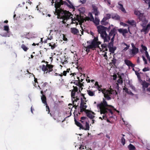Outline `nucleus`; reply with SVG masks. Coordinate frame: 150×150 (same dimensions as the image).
I'll list each match as a JSON object with an SVG mask.
<instances>
[{
	"instance_id": "0eeeda50",
	"label": "nucleus",
	"mask_w": 150,
	"mask_h": 150,
	"mask_svg": "<svg viewBox=\"0 0 150 150\" xmlns=\"http://www.w3.org/2000/svg\"><path fill=\"white\" fill-rule=\"evenodd\" d=\"M81 102L80 103V112H83V111H84L85 112V110H87L86 109V108H87V106L86 105H85L86 104V103L84 102L83 100V99L82 98H81Z\"/></svg>"
},
{
	"instance_id": "4c0bfd02",
	"label": "nucleus",
	"mask_w": 150,
	"mask_h": 150,
	"mask_svg": "<svg viewBox=\"0 0 150 150\" xmlns=\"http://www.w3.org/2000/svg\"><path fill=\"white\" fill-rule=\"evenodd\" d=\"M88 95L90 96H93L94 95V93L93 92L91 91L90 90L87 91Z\"/></svg>"
},
{
	"instance_id": "473e14b6",
	"label": "nucleus",
	"mask_w": 150,
	"mask_h": 150,
	"mask_svg": "<svg viewBox=\"0 0 150 150\" xmlns=\"http://www.w3.org/2000/svg\"><path fill=\"white\" fill-rule=\"evenodd\" d=\"M116 47H112L109 48V51L111 53H114V51L116 50Z\"/></svg>"
},
{
	"instance_id": "3c124183",
	"label": "nucleus",
	"mask_w": 150,
	"mask_h": 150,
	"mask_svg": "<svg viewBox=\"0 0 150 150\" xmlns=\"http://www.w3.org/2000/svg\"><path fill=\"white\" fill-rule=\"evenodd\" d=\"M46 105V111L48 112V113H49L50 112V110L49 107L47 105V104L45 105Z\"/></svg>"
},
{
	"instance_id": "f704fd0d",
	"label": "nucleus",
	"mask_w": 150,
	"mask_h": 150,
	"mask_svg": "<svg viewBox=\"0 0 150 150\" xmlns=\"http://www.w3.org/2000/svg\"><path fill=\"white\" fill-rule=\"evenodd\" d=\"M130 67V66H129ZM132 68V70L134 71L135 73H138V72L140 71V69L139 68H137L135 67V66H131Z\"/></svg>"
},
{
	"instance_id": "4be33fe9",
	"label": "nucleus",
	"mask_w": 150,
	"mask_h": 150,
	"mask_svg": "<svg viewBox=\"0 0 150 150\" xmlns=\"http://www.w3.org/2000/svg\"><path fill=\"white\" fill-rule=\"evenodd\" d=\"M140 21H142V23L141 25L142 27L145 26L148 23V21L145 18H143Z\"/></svg>"
},
{
	"instance_id": "79ce46f5",
	"label": "nucleus",
	"mask_w": 150,
	"mask_h": 150,
	"mask_svg": "<svg viewBox=\"0 0 150 150\" xmlns=\"http://www.w3.org/2000/svg\"><path fill=\"white\" fill-rule=\"evenodd\" d=\"M9 30V27L8 26L5 25L4 26V30L6 31L7 33H8Z\"/></svg>"
},
{
	"instance_id": "5fc2aeb1",
	"label": "nucleus",
	"mask_w": 150,
	"mask_h": 150,
	"mask_svg": "<svg viewBox=\"0 0 150 150\" xmlns=\"http://www.w3.org/2000/svg\"><path fill=\"white\" fill-rule=\"evenodd\" d=\"M135 74L137 75L139 80L140 79H141V77H140V75L139 73H135Z\"/></svg>"
},
{
	"instance_id": "9d476101",
	"label": "nucleus",
	"mask_w": 150,
	"mask_h": 150,
	"mask_svg": "<svg viewBox=\"0 0 150 150\" xmlns=\"http://www.w3.org/2000/svg\"><path fill=\"white\" fill-rule=\"evenodd\" d=\"M143 28L141 30V32H145V34L147 33L149 29H150V24H148L146 26L143 27Z\"/></svg>"
},
{
	"instance_id": "bf43d9fd",
	"label": "nucleus",
	"mask_w": 150,
	"mask_h": 150,
	"mask_svg": "<svg viewBox=\"0 0 150 150\" xmlns=\"http://www.w3.org/2000/svg\"><path fill=\"white\" fill-rule=\"evenodd\" d=\"M95 20L96 22V23L97 24H99V20L97 18H95Z\"/></svg>"
},
{
	"instance_id": "6ab92c4d",
	"label": "nucleus",
	"mask_w": 150,
	"mask_h": 150,
	"mask_svg": "<svg viewBox=\"0 0 150 150\" xmlns=\"http://www.w3.org/2000/svg\"><path fill=\"white\" fill-rule=\"evenodd\" d=\"M111 17L112 19L116 20H119L120 18V16L116 14H112Z\"/></svg>"
},
{
	"instance_id": "13d9d810",
	"label": "nucleus",
	"mask_w": 150,
	"mask_h": 150,
	"mask_svg": "<svg viewBox=\"0 0 150 150\" xmlns=\"http://www.w3.org/2000/svg\"><path fill=\"white\" fill-rule=\"evenodd\" d=\"M140 12L138 11H135L134 12V13L136 15H138V16L140 14Z\"/></svg>"
},
{
	"instance_id": "a18cd8bd",
	"label": "nucleus",
	"mask_w": 150,
	"mask_h": 150,
	"mask_svg": "<svg viewBox=\"0 0 150 150\" xmlns=\"http://www.w3.org/2000/svg\"><path fill=\"white\" fill-rule=\"evenodd\" d=\"M42 62L45 63V64H46L45 65V64H42V66H53L52 65H50V64H48V62H46V61H45L44 60H43L42 61Z\"/></svg>"
},
{
	"instance_id": "9b49d317",
	"label": "nucleus",
	"mask_w": 150,
	"mask_h": 150,
	"mask_svg": "<svg viewBox=\"0 0 150 150\" xmlns=\"http://www.w3.org/2000/svg\"><path fill=\"white\" fill-rule=\"evenodd\" d=\"M85 112L87 116L91 119H92L94 117V116L91 113V111L89 110H86Z\"/></svg>"
},
{
	"instance_id": "aec40b11",
	"label": "nucleus",
	"mask_w": 150,
	"mask_h": 150,
	"mask_svg": "<svg viewBox=\"0 0 150 150\" xmlns=\"http://www.w3.org/2000/svg\"><path fill=\"white\" fill-rule=\"evenodd\" d=\"M49 44V46L51 47V49L52 50H53L57 46V45L56 44V43L53 42H50Z\"/></svg>"
},
{
	"instance_id": "bb28decb",
	"label": "nucleus",
	"mask_w": 150,
	"mask_h": 150,
	"mask_svg": "<svg viewBox=\"0 0 150 150\" xmlns=\"http://www.w3.org/2000/svg\"><path fill=\"white\" fill-rule=\"evenodd\" d=\"M124 62L125 64L127 66H135L131 61L128 59H125Z\"/></svg>"
},
{
	"instance_id": "6e6552de",
	"label": "nucleus",
	"mask_w": 150,
	"mask_h": 150,
	"mask_svg": "<svg viewBox=\"0 0 150 150\" xmlns=\"http://www.w3.org/2000/svg\"><path fill=\"white\" fill-rule=\"evenodd\" d=\"M53 66H42V69L43 71L46 72L47 73L48 72L51 71H52V68Z\"/></svg>"
},
{
	"instance_id": "6e6d98bb",
	"label": "nucleus",
	"mask_w": 150,
	"mask_h": 150,
	"mask_svg": "<svg viewBox=\"0 0 150 150\" xmlns=\"http://www.w3.org/2000/svg\"><path fill=\"white\" fill-rule=\"evenodd\" d=\"M142 57L143 60L145 64H147V60L143 56H142Z\"/></svg>"
},
{
	"instance_id": "0e129e2a",
	"label": "nucleus",
	"mask_w": 150,
	"mask_h": 150,
	"mask_svg": "<svg viewBox=\"0 0 150 150\" xmlns=\"http://www.w3.org/2000/svg\"><path fill=\"white\" fill-rule=\"evenodd\" d=\"M125 143V139L122 137V145H124Z\"/></svg>"
},
{
	"instance_id": "09e8293b",
	"label": "nucleus",
	"mask_w": 150,
	"mask_h": 150,
	"mask_svg": "<svg viewBox=\"0 0 150 150\" xmlns=\"http://www.w3.org/2000/svg\"><path fill=\"white\" fill-rule=\"evenodd\" d=\"M118 5L120 6L118 7L119 9L122 11V4L121 3V1L118 3Z\"/></svg>"
},
{
	"instance_id": "20e7f679",
	"label": "nucleus",
	"mask_w": 150,
	"mask_h": 150,
	"mask_svg": "<svg viewBox=\"0 0 150 150\" xmlns=\"http://www.w3.org/2000/svg\"><path fill=\"white\" fill-rule=\"evenodd\" d=\"M102 86L101 85L97 87L99 91H100L104 94V97L105 99L109 100L111 99V98L110 97L111 95L114 94V93H116V94H117V92L116 91L112 90L110 88L109 90H106L105 89H102L101 88Z\"/></svg>"
},
{
	"instance_id": "7c9ffc66",
	"label": "nucleus",
	"mask_w": 150,
	"mask_h": 150,
	"mask_svg": "<svg viewBox=\"0 0 150 150\" xmlns=\"http://www.w3.org/2000/svg\"><path fill=\"white\" fill-rule=\"evenodd\" d=\"M21 47L25 52L27 51L29 49V48L24 44H22L21 45Z\"/></svg>"
},
{
	"instance_id": "e2e57ef3",
	"label": "nucleus",
	"mask_w": 150,
	"mask_h": 150,
	"mask_svg": "<svg viewBox=\"0 0 150 150\" xmlns=\"http://www.w3.org/2000/svg\"><path fill=\"white\" fill-rule=\"evenodd\" d=\"M80 2L81 3L83 4L85 3L86 2V0H80Z\"/></svg>"
},
{
	"instance_id": "e433bc0d",
	"label": "nucleus",
	"mask_w": 150,
	"mask_h": 150,
	"mask_svg": "<svg viewBox=\"0 0 150 150\" xmlns=\"http://www.w3.org/2000/svg\"><path fill=\"white\" fill-rule=\"evenodd\" d=\"M76 92L73 91V90L72 91L71 93V96L72 97V100L73 101V99L75 98V95Z\"/></svg>"
},
{
	"instance_id": "58836bf2",
	"label": "nucleus",
	"mask_w": 150,
	"mask_h": 150,
	"mask_svg": "<svg viewBox=\"0 0 150 150\" xmlns=\"http://www.w3.org/2000/svg\"><path fill=\"white\" fill-rule=\"evenodd\" d=\"M68 1L69 3L70 4V5H69L68 4V5H66L67 6H68L70 8H71L72 9H74V7L73 6V5H72V4L71 3V2L69 0H68Z\"/></svg>"
},
{
	"instance_id": "69168bd1",
	"label": "nucleus",
	"mask_w": 150,
	"mask_h": 150,
	"mask_svg": "<svg viewBox=\"0 0 150 150\" xmlns=\"http://www.w3.org/2000/svg\"><path fill=\"white\" fill-rule=\"evenodd\" d=\"M80 67V66H77L76 67V68L77 69H78V70H79V71H80V70H81L82 69L80 67Z\"/></svg>"
},
{
	"instance_id": "412c9836",
	"label": "nucleus",
	"mask_w": 150,
	"mask_h": 150,
	"mask_svg": "<svg viewBox=\"0 0 150 150\" xmlns=\"http://www.w3.org/2000/svg\"><path fill=\"white\" fill-rule=\"evenodd\" d=\"M70 14L71 15L69 16V17L68 16V17H66V16L65 17V16H64V18H58V15H57V18H58L62 19L63 20V21H62L63 23H65V21H67L68 20L70 19L71 18V16H73V15L71 13Z\"/></svg>"
},
{
	"instance_id": "2eb2a0df",
	"label": "nucleus",
	"mask_w": 150,
	"mask_h": 150,
	"mask_svg": "<svg viewBox=\"0 0 150 150\" xmlns=\"http://www.w3.org/2000/svg\"><path fill=\"white\" fill-rule=\"evenodd\" d=\"M75 98L73 99V100L72 101L73 102V107H75V109H76L78 107L79 103H78L77 105H76V104H74V102H76L78 100H79V97H78V96H76V97H75Z\"/></svg>"
},
{
	"instance_id": "8fccbe9b",
	"label": "nucleus",
	"mask_w": 150,
	"mask_h": 150,
	"mask_svg": "<svg viewBox=\"0 0 150 150\" xmlns=\"http://www.w3.org/2000/svg\"><path fill=\"white\" fill-rule=\"evenodd\" d=\"M149 69H150L148 67H145L143 69L142 71H143L145 72L149 71Z\"/></svg>"
},
{
	"instance_id": "39448f33",
	"label": "nucleus",
	"mask_w": 150,
	"mask_h": 150,
	"mask_svg": "<svg viewBox=\"0 0 150 150\" xmlns=\"http://www.w3.org/2000/svg\"><path fill=\"white\" fill-rule=\"evenodd\" d=\"M98 40V37H94V39L92 40L91 42V44L87 46H84V47L86 48V51L87 52H89L90 51V49L92 50L95 49V47L96 45L97 41ZM87 43H90L89 41H88Z\"/></svg>"
},
{
	"instance_id": "f8f14e48",
	"label": "nucleus",
	"mask_w": 150,
	"mask_h": 150,
	"mask_svg": "<svg viewBox=\"0 0 150 150\" xmlns=\"http://www.w3.org/2000/svg\"><path fill=\"white\" fill-rule=\"evenodd\" d=\"M107 45L106 44H103L101 45L102 48H100V51L105 52V51H108Z\"/></svg>"
},
{
	"instance_id": "680f3d73",
	"label": "nucleus",
	"mask_w": 150,
	"mask_h": 150,
	"mask_svg": "<svg viewBox=\"0 0 150 150\" xmlns=\"http://www.w3.org/2000/svg\"><path fill=\"white\" fill-rule=\"evenodd\" d=\"M122 26H128V31L130 33V32H129V27L128 26V25L127 24L123 23H122Z\"/></svg>"
},
{
	"instance_id": "338daca9",
	"label": "nucleus",
	"mask_w": 150,
	"mask_h": 150,
	"mask_svg": "<svg viewBox=\"0 0 150 150\" xmlns=\"http://www.w3.org/2000/svg\"><path fill=\"white\" fill-rule=\"evenodd\" d=\"M145 2L146 3L150 4V0H145Z\"/></svg>"
},
{
	"instance_id": "49530a36",
	"label": "nucleus",
	"mask_w": 150,
	"mask_h": 150,
	"mask_svg": "<svg viewBox=\"0 0 150 150\" xmlns=\"http://www.w3.org/2000/svg\"><path fill=\"white\" fill-rule=\"evenodd\" d=\"M113 41H112L111 40V42L108 43V48L113 47Z\"/></svg>"
},
{
	"instance_id": "4d7b16f0",
	"label": "nucleus",
	"mask_w": 150,
	"mask_h": 150,
	"mask_svg": "<svg viewBox=\"0 0 150 150\" xmlns=\"http://www.w3.org/2000/svg\"><path fill=\"white\" fill-rule=\"evenodd\" d=\"M141 46H142V48L143 49V50H144L145 51V52L146 51H147L146 50H147V47H145V46H143V45H141Z\"/></svg>"
},
{
	"instance_id": "774afa93",
	"label": "nucleus",
	"mask_w": 150,
	"mask_h": 150,
	"mask_svg": "<svg viewBox=\"0 0 150 150\" xmlns=\"http://www.w3.org/2000/svg\"><path fill=\"white\" fill-rule=\"evenodd\" d=\"M87 118V117H81V120H84Z\"/></svg>"
},
{
	"instance_id": "f3484780",
	"label": "nucleus",
	"mask_w": 150,
	"mask_h": 150,
	"mask_svg": "<svg viewBox=\"0 0 150 150\" xmlns=\"http://www.w3.org/2000/svg\"><path fill=\"white\" fill-rule=\"evenodd\" d=\"M131 55L134 56L137 53L139 52V50L137 48H135V49H132L131 50Z\"/></svg>"
},
{
	"instance_id": "393cba45",
	"label": "nucleus",
	"mask_w": 150,
	"mask_h": 150,
	"mask_svg": "<svg viewBox=\"0 0 150 150\" xmlns=\"http://www.w3.org/2000/svg\"><path fill=\"white\" fill-rule=\"evenodd\" d=\"M108 20L106 17H104L101 22V23L103 25H106L108 23L106 21Z\"/></svg>"
},
{
	"instance_id": "de8ad7c7",
	"label": "nucleus",
	"mask_w": 150,
	"mask_h": 150,
	"mask_svg": "<svg viewBox=\"0 0 150 150\" xmlns=\"http://www.w3.org/2000/svg\"><path fill=\"white\" fill-rule=\"evenodd\" d=\"M101 44V42L99 41H98V40L97 41V44H96V45L95 47V49L96 48L99 47V45Z\"/></svg>"
},
{
	"instance_id": "72a5a7b5",
	"label": "nucleus",
	"mask_w": 150,
	"mask_h": 150,
	"mask_svg": "<svg viewBox=\"0 0 150 150\" xmlns=\"http://www.w3.org/2000/svg\"><path fill=\"white\" fill-rule=\"evenodd\" d=\"M90 126L89 123L87 122H86V128L84 127L83 129L85 130H89Z\"/></svg>"
},
{
	"instance_id": "052dcab7",
	"label": "nucleus",
	"mask_w": 150,
	"mask_h": 150,
	"mask_svg": "<svg viewBox=\"0 0 150 150\" xmlns=\"http://www.w3.org/2000/svg\"><path fill=\"white\" fill-rule=\"evenodd\" d=\"M114 80H115L117 78V76L116 74H114L112 76Z\"/></svg>"
},
{
	"instance_id": "1a4fd4ad",
	"label": "nucleus",
	"mask_w": 150,
	"mask_h": 150,
	"mask_svg": "<svg viewBox=\"0 0 150 150\" xmlns=\"http://www.w3.org/2000/svg\"><path fill=\"white\" fill-rule=\"evenodd\" d=\"M92 13L94 14L96 16H97L100 13L99 12L98 10V7L94 5H92Z\"/></svg>"
},
{
	"instance_id": "864d4df0",
	"label": "nucleus",
	"mask_w": 150,
	"mask_h": 150,
	"mask_svg": "<svg viewBox=\"0 0 150 150\" xmlns=\"http://www.w3.org/2000/svg\"><path fill=\"white\" fill-rule=\"evenodd\" d=\"M73 87L74 88V89L72 90L73 91H75L76 92H77L78 91V89L77 87L76 86H75V87L74 86H73Z\"/></svg>"
},
{
	"instance_id": "c756f323",
	"label": "nucleus",
	"mask_w": 150,
	"mask_h": 150,
	"mask_svg": "<svg viewBox=\"0 0 150 150\" xmlns=\"http://www.w3.org/2000/svg\"><path fill=\"white\" fill-rule=\"evenodd\" d=\"M127 23L131 25H134L135 27L136 26V22L134 20L129 21L128 20L127 21Z\"/></svg>"
},
{
	"instance_id": "2f4dec72",
	"label": "nucleus",
	"mask_w": 150,
	"mask_h": 150,
	"mask_svg": "<svg viewBox=\"0 0 150 150\" xmlns=\"http://www.w3.org/2000/svg\"><path fill=\"white\" fill-rule=\"evenodd\" d=\"M128 147L129 150H135L136 149L135 147L131 144L128 146Z\"/></svg>"
},
{
	"instance_id": "7ed1b4c3",
	"label": "nucleus",
	"mask_w": 150,
	"mask_h": 150,
	"mask_svg": "<svg viewBox=\"0 0 150 150\" xmlns=\"http://www.w3.org/2000/svg\"><path fill=\"white\" fill-rule=\"evenodd\" d=\"M64 4L68 5V4L65 1L62 0H55L54 7L55 8L54 14L58 15V18H64V16L66 17L69 16L71 15V13L69 11L64 10L61 8V5Z\"/></svg>"
},
{
	"instance_id": "a211bd4d",
	"label": "nucleus",
	"mask_w": 150,
	"mask_h": 150,
	"mask_svg": "<svg viewBox=\"0 0 150 150\" xmlns=\"http://www.w3.org/2000/svg\"><path fill=\"white\" fill-rule=\"evenodd\" d=\"M119 55L120 54H115L113 56L114 58H113L112 60V62H111V63L113 64L114 65V66H115V64L116 62V61H117V59H115V58L116 57H117L118 56H119Z\"/></svg>"
},
{
	"instance_id": "603ef678",
	"label": "nucleus",
	"mask_w": 150,
	"mask_h": 150,
	"mask_svg": "<svg viewBox=\"0 0 150 150\" xmlns=\"http://www.w3.org/2000/svg\"><path fill=\"white\" fill-rule=\"evenodd\" d=\"M111 15H111L109 13H108L106 14L105 17L108 19L110 18L111 17Z\"/></svg>"
},
{
	"instance_id": "f257e3e1",
	"label": "nucleus",
	"mask_w": 150,
	"mask_h": 150,
	"mask_svg": "<svg viewBox=\"0 0 150 150\" xmlns=\"http://www.w3.org/2000/svg\"><path fill=\"white\" fill-rule=\"evenodd\" d=\"M113 27L111 25L108 28L105 27L102 25L97 26L98 32L100 34L101 37L103 39L104 42H108L111 38V40L114 41L115 36L117 33V29L116 28H113L109 32L108 35L106 33V31L109 32L111 29V27Z\"/></svg>"
},
{
	"instance_id": "ddd939ff",
	"label": "nucleus",
	"mask_w": 150,
	"mask_h": 150,
	"mask_svg": "<svg viewBox=\"0 0 150 150\" xmlns=\"http://www.w3.org/2000/svg\"><path fill=\"white\" fill-rule=\"evenodd\" d=\"M71 33L74 35H77L79 33V30L75 28H71L70 29Z\"/></svg>"
},
{
	"instance_id": "b1692460",
	"label": "nucleus",
	"mask_w": 150,
	"mask_h": 150,
	"mask_svg": "<svg viewBox=\"0 0 150 150\" xmlns=\"http://www.w3.org/2000/svg\"><path fill=\"white\" fill-rule=\"evenodd\" d=\"M129 45H127L125 43L122 42V48H123V50L126 51L129 48Z\"/></svg>"
},
{
	"instance_id": "f03ea898",
	"label": "nucleus",
	"mask_w": 150,
	"mask_h": 150,
	"mask_svg": "<svg viewBox=\"0 0 150 150\" xmlns=\"http://www.w3.org/2000/svg\"><path fill=\"white\" fill-rule=\"evenodd\" d=\"M97 107L100 109V114H104L103 116V118L105 120H107V121L108 122H110V121L107 119V114L109 113L112 115L113 112L112 110L119 112V111L115 108L113 106L107 104V102L104 98H103V101L100 103L98 104L97 105Z\"/></svg>"
},
{
	"instance_id": "c85d7f7f",
	"label": "nucleus",
	"mask_w": 150,
	"mask_h": 150,
	"mask_svg": "<svg viewBox=\"0 0 150 150\" xmlns=\"http://www.w3.org/2000/svg\"><path fill=\"white\" fill-rule=\"evenodd\" d=\"M142 85V86L143 87L147 88L149 85V83L146 82L145 81H143Z\"/></svg>"
},
{
	"instance_id": "5701e85b",
	"label": "nucleus",
	"mask_w": 150,
	"mask_h": 150,
	"mask_svg": "<svg viewBox=\"0 0 150 150\" xmlns=\"http://www.w3.org/2000/svg\"><path fill=\"white\" fill-rule=\"evenodd\" d=\"M41 99L42 103L45 105L47 104L46 101V97L45 95H43L41 96Z\"/></svg>"
},
{
	"instance_id": "4468645a",
	"label": "nucleus",
	"mask_w": 150,
	"mask_h": 150,
	"mask_svg": "<svg viewBox=\"0 0 150 150\" xmlns=\"http://www.w3.org/2000/svg\"><path fill=\"white\" fill-rule=\"evenodd\" d=\"M70 69L69 68L67 69L66 71H64L63 73H61L60 74H59V76L61 77H62L63 76H66L67 73H69Z\"/></svg>"
},
{
	"instance_id": "423d86ee",
	"label": "nucleus",
	"mask_w": 150,
	"mask_h": 150,
	"mask_svg": "<svg viewBox=\"0 0 150 150\" xmlns=\"http://www.w3.org/2000/svg\"><path fill=\"white\" fill-rule=\"evenodd\" d=\"M40 89L43 90H44V91L45 92L47 90L48 88L49 87V85L48 83L46 82H42L40 84V86H38Z\"/></svg>"
},
{
	"instance_id": "a878e982",
	"label": "nucleus",
	"mask_w": 150,
	"mask_h": 150,
	"mask_svg": "<svg viewBox=\"0 0 150 150\" xmlns=\"http://www.w3.org/2000/svg\"><path fill=\"white\" fill-rule=\"evenodd\" d=\"M118 78L119 79L117 80L116 83L117 87H119L118 85L119 84L122 85V77L121 76H120L119 77H118Z\"/></svg>"
},
{
	"instance_id": "cd10ccee",
	"label": "nucleus",
	"mask_w": 150,
	"mask_h": 150,
	"mask_svg": "<svg viewBox=\"0 0 150 150\" xmlns=\"http://www.w3.org/2000/svg\"><path fill=\"white\" fill-rule=\"evenodd\" d=\"M123 90L125 92H126V93L128 94L132 95H133L134 94L130 90H128V88H123Z\"/></svg>"
},
{
	"instance_id": "c9c22d12",
	"label": "nucleus",
	"mask_w": 150,
	"mask_h": 150,
	"mask_svg": "<svg viewBox=\"0 0 150 150\" xmlns=\"http://www.w3.org/2000/svg\"><path fill=\"white\" fill-rule=\"evenodd\" d=\"M71 18L70 19H71V21H72V23H77V22H76V21H79V20L77 18H72V17L71 16Z\"/></svg>"
},
{
	"instance_id": "dca6fc26",
	"label": "nucleus",
	"mask_w": 150,
	"mask_h": 150,
	"mask_svg": "<svg viewBox=\"0 0 150 150\" xmlns=\"http://www.w3.org/2000/svg\"><path fill=\"white\" fill-rule=\"evenodd\" d=\"M75 122V124L78 127H79L80 128V129H82L83 130L84 127L79 122L77 121L76 119H74Z\"/></svg>"
},
{
	"instance_id": "a19ab883",
	"label": "nucleus",
	"mask_w": 150,
	"mask_h": 150,
	"mask_svg": "<svg viewBox=\"0 0 150 150\" xmlns=\"http://www.w3.org/2000/svg\"><path fill=\"white\" fill-rule=\"evenodd\" d=\"M86 146L83 145H81L79 148V149L77 150H82L84 149H86Z\"/></svg>"
},
{
	"instance_id": "37998d69",
	"label": "nucleus",
	"mask_w": 150,
	"mask_h": 150,
	"mask_svg": "<svg viewBox=\"0 0 150 150\" xmlns=\"http://www.w3.org/2000/svg\"><path fill=\"white\" fill-rule=\"evenodd\" d=\"M128 30L127 29H122V35L125 36V33H127L128 32Z\"/></svg>"
},
{
	"instance_id": "c03bdc74",
	"label": "nucleus",
	"mask_w": 150,
	"mask_h": 150,
	"mask_svg": "<svg viewBox=\"0 0 150 150\" xmlns=\"http://www.w3.org/2000/svg\"><path fill=\"white\" fill-rule=\"evenodd\" d=\"M76 85L79 86L80 88L82 87V86H83V84L82 83H81L79 81L78 82L77 84H76Z\"/></svg>"
},
{
	"instance_id": "ea45409f",
	"label": "nucleus",
	"mask_w": 150,
	"mask_h": 150,
	"mask_svg": "<svg viewBox=\"0 0 150 150\" xmlns=\"http://www.w3.org/2000/svg\"><path fill=\"white\" fill-rule=\"evenodd\" d=\"M138 17L140 20L144 18H145V17L144 16V13H140V14L139 15Z\"/></svg>"
}]
</instances>
